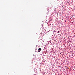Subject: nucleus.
<instances>
[{"instance_id": "obj_1", "label": "nucleus", "mask_w": 75, "mask_h": 75, "mask_svg": "<svg viewBox=\"0 0 75 75\" xmlns=\"http://www.w3.org/2000/svg\"><path fill=\"white\" fill-rule=\"evenodd\" d=\"M41 48H39V49H38V52H40V51H41Z\"/></svg>"}]
</instances>
